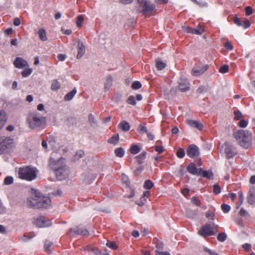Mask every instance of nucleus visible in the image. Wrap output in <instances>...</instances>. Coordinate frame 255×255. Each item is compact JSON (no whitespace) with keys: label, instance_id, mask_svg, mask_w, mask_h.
Instances as JSON below:
<instances>
[{"label":"nucleus","instance_id":"23","mask_svg":"<svg viewBox=\"0 0 255 255\" xmlns=\"http://www.w3.org/2000/svg\"><path fill=\"white\" fill-rule=\"evenodd\" d=\"M113 79L112 76L111 75H109L106 80L105 82V89L106 90H109L113 85Z\"/></svg>","mask_w":255,"mask_h":255},{"label":"nucleus","instance_id":"3","mask_svg":"<svg viewBox=\"0 0 255 255\" xmlns=\"http://www.w3.org/2000/svg\"><path fill=\"white\" fill-rule=\"evenodd\" d=\"M234 137L239 144L245 148L252 145V134L248 130L241 129L235 132Z\"/></svg>","mask_w":255,"mask_h":255},{"label":"nucleus","instance_id":"50","mask_svg":"<svg viewBox=\"0 0 255 255\" xmlns=\"http://www.w3.org/2000/svg\"><path fill=\"white\" fill-rule=\"evenodd\" d=\"M221 192V188L218 184L213 186V193L215 194H219Z\"/></svg>","mask_w":255,"mask_h":255},{"label":"nucleus","instance_id":"7","mask_svg":"<svg viewBox=\"0 0 255 255\" xmlns=\"http://www.w3.org/2000/svg\"><path fill=\"white\" fill-rule=\"evenodd\" d=\"M222 148L224 150L227 159L233 157L238 153L236 148L232 144L227 142H225L222 145Z\"/></svg>","mask_w":255,"mask_h":255},{"label":"nucleus","instance_id":"35","mask_svg":"<svg viewBox=\"0 0 255 255\" xmlns=\"http://www.w3.org/2000/svg\"><path fill=\"white\" fill-rule=\"evenodd\" d=\"M84 155V151H83L82 150H80L76 153V154H75V155L74 156L73 159L74 161L78 160L80 158L82 157Z\"/></svg>","mask_w":255,"mask_h":255},{"label":"nucleus","instance_id":"57","mask_svg":"<svg viewBox=\"0 0 255 255\" xmlns=\"http://www.w3.org/2000/svg\"><path fill=\"white\" fill-rule=\"evenodd\" d=\"M240 215L242 217H246L249 216L248 212L243 208H241L239 212Z\"/></svg>","mask_w":255,"mask_h":255},{"label":"nucleus","instance_id":"48","mask_svg":"<svg viewBox=\"0 0 255 255\" xmlns=\"http://www.w3.org/2000/svg\"><path fill=\"white\" fill-rule=\"evenodd\" d=\"M127 103L131 105H135L136 102L135 98L133 96H130L127 101Z\"/></svg>","mask_w":255,"mask_h":255},{"label":"nucleus","instance_id":"14","mask_svg":"<svg viewBox=\"0 0 255 255\" xmlns=\"http://www.w3.org/2000/svg\"><path fill=\"white\" fill-rule=\"evenodd\" d=\"M13 65L19 69H22L28 66L27 62L21 57L16 58L13 62Z\"/></svg>","mask_w":255,"mask_h":255},{"label":"nucleus","instance_id":"36","mask_svg":"<svg viewBox=\"0 0 255 255\" xmlns=\"http://www.w3.org/2000/svg\"><path fill=\"white\" fill-rule=\"evenodd\" d=\"M153 186V183L150 180H146L144 183L143 187L146 189H150Z\"/></svg>","mask_w":255,"mask_h":255},{"label":"nucleus","instance_id":"51","mask_svg":"<svg viewBox=\"0 0 255 255\" xmlns=\"http://www.w3.org/2000/svg\"><path fill=\"white\" fill-rule=\"evenodd\" d=\"M229 70V66L228 65H224L221 67L219 69L220 72L222 73H225Z\"/></svg>","mask_w":255,"mask_h":255},{"label":"nucleus","instance_id":"6","mask_svg":"<svg viewBox=\"0 0 255 255\" xmlns=\"http://www.w3.org/2000/svg\"><path fill=\"white\" fill-rule=\"evenodd\" d=\"M13 144V140L11 138L5 136L0 137V154L11 148Z\"/></svg>","mask_w":255,"mask_h":255},{"label":"nucleus","instance_id":"30","mask_svg":"<svg viewBox=\"0 0 255 255\" xmlns=\"http://www.w3.org/2000/svg\"><path fill=\"white\" fill-rule=\"evenodd\" d=\"M146 155V152H142L141 154L136 157L137 162L140 164H142L145 158Z\"/></svg>","mask_w":255,"mask_h":255},{"label":"nucleus","instance_id":"8","mask_svg":"<svg viewBox=\"0 0 255 255\" xmlns=\"http://www.w3.org/2000/svg\"><path fill=\"white\" fill-rule=\"evenodd\" d=\"M218 232L217 230H215L210 222H207L201 228L199 234L203 237H207L215 235Z\"/></svg>","mask_w":255,"mask_h":255},{"label":"nucleus","instance_id":"18","mask_svg":"<svg viewBox=\"0 0 255 255\" xmlns=\"http://www.w3.org/2000/svg\"><path fill=\"white\" fill-rule=\"evenodd\" d=\"M199 175L203 177L212 179L213 177V173L210 170H204L202 168H199Z\"/></svg>","mask_w":255,"mask_h":255},{"label":"nucleus","instance_id":"21","mask_svg":"<svg viewBox=\"0 0 255 255\" xmlns=\"http://www.w3.org/2000/svg\"><path fill=\"white\" fill-rule=\"evenodd\" d=\"M7 119L6 113L2 110L0 111V129L4 126Z\"/></svg>","mask_w":255,"mask_h":255},{"label":"nucleus","instance_id":"1","mask_svg":"<svg viewBox=\"0 0 255 255\" xmlns=\"http://www.w3.org/2000/svg\"><path fill=\"white\" fill-rule=\"evenodd\" d=\"M57 153L51 154L49 161V166L54 171L57 179L63 180L68 177L69 174L68 167L64 164L65 159L62 157L56 158Z\"/></svg>","mask_w":255,"mask_h":255},{"label":"nucleus","instance_id":"28","mask_svg":"<svg viewBox=\"0 0 255 255\" xmlns=\"http://www.w3.org/2000/svg\"><path fill=\"white\" fill-rule=\"evenodd\" d=\"M130 152L131 154H135L141 150V148L136 144H132L130 149H129Z\"/></svg>","mask_w":255,"mask_h":255},{"label":"nucleus","instance_id":"20","mask_svg":"<svg viewBox=\"0 0 255 255\" xmlns=\"http://www.w3.org/2000/svg\"><path fill=\"white\" fill-rule=\"evenodd\" d=\"M187 170L190 173L193 175H199V169L196 167L195 164L193 162L188 164L187 167Z\"/></svg>","mask_w":255,"mask_h":255},{"label":"nucleus","instance_id":"55","mask_svg":"<svg viewBox=\"0 0 255 255\" xmlns=\"http://www.w3.org/2000/svg\"><path fill=\"white\" fill-rule=\"evenodd\" d=\"M238 125L240 127L244 128L247 126L248 122L244 120H242L239 122Z\"/></svg>","mask_w":255,"mask_h":255},{"label":"nucleus","instance_id":"12","mask_svg":"<svg viewBox=\"0 0 255 255\" xmlns=\"http://www.w3.org/2000/svg\"><path fill=\"white\" fill-rule=\"evenodd\" d=\"M199 149L195 144L190 145L187 148V154L190 157L193 158L199 155Z\"/></svg>","mask_w":255,"mask_h":255},{"label":"nucleus","instance_id":"45","mask_svg":"<svg viewBox=\"0 0 255 255\" xmlns=\"http://www.w3.org/2000/svg\"><path fill=\"white\" fill-rule=\"evenodd\" d=\"M34 236L32 233H29L27 235H24L21 238V240L23 242H26L28 240L31 239Z\"/></svg>","mask_w":255,"mask_h":255},{"label":"nucleus","instance_id":"33","mask_svg":"<svg viewBox=\"0 0 255 255\" xmlns=\"http://www.w3.org/2000/svg\"><path fill=\"white\" fill-rule=\"evenodd\" d=\"M115 153L117 156L119 157H122L125 154L124 149L122 147L117 148L115 150Z\"/></svg>","mask_w":255,"mask_h":255},{"label":"nucleus","instance_id":"63","mask_svg":"<svg viewBox=\"0 0 255 255\" xmlns=\"http://www.w3.org/2000/svg\"><path fill=\"white\" fill-rule=\"evenodd\" d=\"M66 55L64 54H59L57 56L58 59L60 61H63L65 60Z\"/></svg>","mask_w":255,"mask_h":255},{"label":"nucleus","instance_id":"26","mask_svg":"<svg viewBox=\"0 0 255 255\" xmlns=\"http://www.w3.org/2000/svg\"><path fill=\"white\" fill-rule=\"evenodd\" d=\"M156 67L158 70H161L166 66V64L163 62L160 59H157L155 60Z\"/></svg>","mask_w":255,"mask_h":255},{"label":"nucleus","instance_id":"15","mask_svg":"<svg viewBox=\"0 0 255 255\" xmlns=\"http://www.w3.org/2000/svg\"><path fill=\"white\" fill-rule=\"evenodd\" d=\"M186 123L191 127L196 128L199 130H202L204 126L199 121H194L192 120H187Z\"/></svg>","mask_w":255,"mask_h":255},{"label":"nucleus","instance_id":"17","mask_svg":"<svg viewBox=\"0 0 255 255\" xmlns=\"http://www.w3.org/2000/svg\"><path fill=\"white\" fill-rule=\"evenodd\" d=\"M208 68V65H205L202 67L199 66L195 67L192 69V74L196 76L201 75L203 74Z\"/></svg>","mask_w":255,"mask_h":255},{"label":"nucleus","instance_id":"24","mask_svg":"<svg viewBox=\"0 0 255 255\" xmlns=\"http://www.w3.org/2000/svg\"><path fill=\"white\" fill-rule=\"evenodd\" d=\"M77 92V89L74 88L70 92L67 94L64 97V100L65 101L71 100Z\"/></svg>","mask_w":255,"mask_h":255},{"label":"nucleus","instance_id":"47","mask_svg":"<svg viewBox=\"0 0 255 255\" xmlns=\"http://www.w3.org/2000/svg\"><path fill=\"white\" fill-rule=\"evenodd\" d=\"M88 120H89V123H91L92 126L93 125L97 124V121H96L94 116L92 114H90L89 115Z\"/></svg>","mask_w":255,"mask_h":255},{"label":"nucleus","instance_id":"58","mask_svg":"<svg viewBox=\"0 0 255 255\" xmlns=\"http://www.w3.org/2000/svg\"><path fill=\"white\" fill-rule=\"evenodd\" d=\"M245 10H246V14L247 15H251V14H252L253 11V9L252 7L250 6H247L245 8Z\"/></svg>","mask_w":255,"mask_h":255},{"label":"nucleus","instance_id":"49","mask_svg":"<svg viewBox=\"0 0 255 255\" xmlns=\"http://www.w3.org/2000/svg\"><path fill=\"white\" fill-rule=\"evenodd\" d=\"M84 20V16L82 15H80L77 17V26L80 27L82 26V23Z\"/></svg>","mask_w":255,"mask_h":255},{"label":"nucleus","instance_id":"32","mask_svg":"<svg viewBox=\"0 0 255 255\" xmlns=\"http://www.w3.org/2000/svg\"><path fill=\"white\" fill-rule=\"evenodd\" d=\"M210 90L209 87L208 86H201L197 90V93L198 94H203L208 92Z\"/></svg>","mask_w":255,"mask_h":255},{"label":"nucleus","instance_id":"43","mask_svg":"<svg viewBox=\"0 0 255 255\" xmlns=\"http://www.w3.org/2000/svg\"><path fill=\"white\" fill-rule=\"evenodd\" d=\"M32 72V69L28 68L22 71L21 75L23 77H26L29 76L31 74Z\"/></svg>","mask_w":255,"mask_h":255},{"label":"nucleus","instance_id":"64","mask_svg":"<svg viewBox=\"0 0 255 255\" xmlns=\"http://www.w3.org/2000/svg\"><path fill=\"white\" fill-rule=\"evenodd\" d=\"M225 48L228 50H231L233 47L231 42L228 41L225 44Z\"/></svg>","mask_w":255,"mask_h":255},{"label":"nucleus","instance_id":"41","mask_svg":"<svg viewBox=\"0 0 255 255\" xmlns=\"http://www.w3.org/2000/svg\"><path fill=\"white\" fill-rule=\"evenodd\" d=\"M221 209L224 213H227L230 211L231 207L229 205L223 203L221 205Z\"/></svg>","mask_w":255,"mask_h":255},{"label":"nucleus","instance_id":"53","mask_svg":"<svg viewBox=\"0 0 255 255\" xmlns=\"http://www.w3.org/2000/svg\"><path fill=\"white\" fill-rule=\"evenodd\" d=\"M235 118L236 120H240L242 117V114L240 111L234 112Z\"/></svg>","mask_w":255,"mask_h":255},{"label":"nucleus","instance_id":"2","mask_svg":"<svg viewBox=\"0 0 255 255\" xmlns=\"http://www.w3.org/2000/svg\"><path fill=\"white\" fill-rule=\"evenodd\" d=\"M28 206L36 209H47L51 206V200L49 197L43 196L39 192L36 191L33 197L28 199Z\"/></svg>","mask_w":255,"mask_h":255},{"label":"nucleus","instance_id":"39","mask_svg":"<svg viewBox=\"0 0 255 255\" xmlns=\"http://www.w3.org/2000/svg\"><path fill=\"white\" fill-rule=\"evenodd\" d=\"M227 235L225 233H221L218 234L217 236V239L219 241L223 242L227 239Z\"/></svg>","mask_w":255,"mask_h":255},{"label":"nucleus","instance_id":"34","mask_svg":"<svg viewBox=\"0 0 255 255\" xmlns=\"http://www.w3.org/2000/svg\"><path fill=\"white\" fill-rule=\"evenodd\" d=\"M137 130L140 134H144V133H146L148 131V130H147L146 127L142 126V125H139L138 126Z\"/></svg>","mask_w":255,"mask_h":255},{"label":"nucleus","instance_id":"42","mask_svg":"<svg viewBox=\"0 0 255 255\" xmlns=\"http://www.w3.org/2000/svg\"><path fill=\"white\" fill-rule=\"evenodd\" d=\"M141 87V84L140 82L136 81H134L131 85V88L133 90H137Z\"/></svg>","mask_w":255,"mask_h":255},{"label":"nucleus","instance_id":"5","mask_svg":"<svg viewBox=\"0 0 255 255\" xmlns=\"http://www.w3.org/2000/svg\"><path fill=\"white\" fill-rule=\"evenodd\" d=\"M27 121L30 128L34 129L42 125L44 122V119L37 114L32 113L28 115Z\"/></svg>","mask_w":255,"mask_h":255},{"label":"nucleus","instance_id":"38","mask_svg":"<svg viewBox=\"0 0 255 255\" xmlns=\"http://www.w3.org/2000/svg\"><path fill=\"white\" fill-rule=\"evenodd\" d=\"M13 182V178L12 176H6L4 180L3 184L6 185H9L12 184Z\"/></svg>","mask_w":255,"mask_h":255},{"label":"nucleus","instance_id":"44","mask_svg":"<svg viewBox=\"0 0 255 255\" xmlns=\"http://www.w3.org/2000/svg\"><path fill=\"white\" fill-rule=\"evenodd\" d=\"M238 195L239 197V205L237 206V208H238L239 206L243 204L244 200V197L243 193L242 191L238 192Z\"/></svg>","mask_w":255,"mask_h":255},{"label":"nucleus","instance_id":"61","mask_svg":"<svg viewBox=\"0 0 255 255\" xmlns=\"http://www.w3.org/2000/svg\"><path fill=\"white\" fill-rule=\"evenodd\" d=\"M234 22L238 26H241L243 25L242 21L240 20L238 17H235L234 18Z\"/></svg>","mask_w":255,"mask_h":255},{"label":"nucleus","instance_id":"9","mask_svg":"<svg viewBox=\"0 0 255 255\" xmlns=\"http://www.w3.org/2000/svg\"><path fill=\"white\" fill-rule=\"evenodd\" d=\"M67 234L70 237H73L75 235H82L84 237H87L89 235V232L88 230L84 227L78 226L69 229Z\"/></svg>","mask_w":255,"mask_h":255},{"label":"nucleus","instance_id":"27","mask_svg":"<svg viewBox=\"0 0 255 255\" xmlns=\"http://www.w3.org/2000/svg\"><path fill=\"white\" fill-rule=\"evenodd\" d=\"M119 140V135L118 133L115 134L109 139L108 142L111 144H116Z\"/></svg>","mask_w":255,"mask_h":255},{"label":"nucleus","instance_id":"4","mask_svg":"<svg viewBox=\"0 0 255 255\" xmlns=\"http://www.w3.org/2000/svg\"><path fill=\"white\" fill-rule=\"evenodd\" d=\"M36 168L27 166L20 168L18 173L20 178L30 181L36 179Z\"/></svg>","mask_w":255,"mask_h":255},{"label":"nucleus","instance_id":"10","mask_svg":"<svg viewBox=\"0 0 255 255\" xmlns=\"http://www.w3.org/2000/svg\"><path fill=\"white\" fill-rule=\"evenodd\" d=\"M139 6L142 8L140 12L145 15L148 12L152 11L155 8V5L147 1L146 0H138Z\"/></svg>","mask_w":255,"mask_h":255},{"label":"nucleus","instance_id":"31","mask_svg":"<svg viewBox=\"0 0 255 255\" xmlns=\"http://www.w3.org/2000/svg\"><path fill=\"white\" fill-rule=\"evenodd\" d=\"M60 84L57 80H54L52 81L51 89L52 91H57L60 88Z\"/></svg>","mask_w":255,"mask_h":255},{"label":"nucleus","instance_id":"62","mask_svg":"<svg viewBox=\"0 0 255 255\" xmlns=\"http://www.w3.org/2000/svg\"><path fill=\"white\" fill-rule=\"evenodd\" d=\"M155 150L159 153H162L164 150V147L162 146H155Z\"/></svg>","mask_w":255,"mask_h":255},{"label":"nucleus","instance_id":"29","mask_svg":"<svg viewBox=\"0 0 255 255\" xmlns=\"http://www.w3.org/2000/svg\"><path fill=\"white\" fill-rule=\"evenodd\" d=\"M38 34L39 38L42 41L47 40V36H46V31L44 29L40 28L38 32Z\"/></svg>","mask_w":255,"mask_h":255},{"label":"nucleus","instance_id":"40","mask_svg":"<svg viewBox=\"0 0 255 255\" xmlns=\"http://www.w3.org/2000/svg\"><path fill=\"white\" fill-rule=\"evenodd\" d=\"M106 246L113 250H116L118 248L117 245L115 242L108 241L106 244Z\"/></svg>","mask_w":255,"mask_h":255},{"label":"nucleus","instance_id":"22","mask_svg":"<svg viewBox=\"0 0 255 255\" xmlns=\"http://www.w3.org/2000/svg\"><path fill=\"white\" fill-rule=\"evenodd\" d=\"M119 128L122 129L124 131H128L130 129V125L126 121H122L118 125Z\"/></svg>","mask_w":255,"mask_h":255},{"label":"nucleus","instance_id":"52","mask_svg":"<svg viewBox=\"0 0 255 255\" xmlns=\"http://www.w3.org/2000/svg\"><path fill=\"white\" fill-rule=\"evenodd\" d=\"M205 252H207L210 255H219L217 252L212 251L206 247L204 248Z\"/></svg>","mask_w":255,"mask_h":255},{"label":"nucleus","instance_id":"19","mask_svg":"<svg viewBox=\"0 0 255 255\" xmlns=\"http://www.w3.org/2000/svg\"><path fill=\"white\" fill-rule=\"evenodd\" d=\"M248 202L251 205L255 203V188L254 187L251 188L249 191Z\"/></svg>","mask_w":255,"mask_h":255},{"label":"nucleus","instance_id":"11","mask_svg":"<svg viewBox=\"0 0 255 255\" xmlns=\"http://www.w3.org/2000/svg\"><path fill=\"white\" fill-rule=\"evenodd\" d=\"M34 223L39 228L48 227L51 225V221L46 220L45 218L43 216L38 218L35 220Z\"/></svg>","mask_w":255,"mask_h":255},{"label":"nucleus","instance_id":"25","mask_svg":"<svg viewBox=\"0 0 255 255\" xmlns=\"http://www.w3.org/2000/svg\"><path fill=\"white\" fill-rule=\"evenodd\" d=\"M204 28L201 26H197L195 28H192V29L190 31V33L197 35H201L204 32Z\"/></svg>","mask_w":255,"mask_h":255},{"label":"nucleus","instance_id":"46","mask_svg":"<svg viewBox=\"0 0 255 255\" xmlns=\"http://www.w3.org/2000/svg\"><path fill=\"white\" fill-rule=\"evenodd\" d=\"M176 155L178 158H183L185 156L184 150L183 148H179L177 151Z\"/></svg>","mask_w":255,"mask_h":255},{"label":"nucleus","instance_id":"16","mask_svg":"<svg viewBox=\"0 0 255 255\" xmlns=\"http://www.w3.org/2000/svg\"><path fill=\"white\" fill-rule=\"evenodd\" d=\"M78 54L77 58L80 59L85 53V47L83 43L79 40L77 42Z\"/></svg>","mask_w":255,"mask_h":255},{"label":"nucleus","instance_id":"54","mask_svg":"<svg viewBox=\"0 0 255 255\" xmlns=\"http://www.w3.org/2000/svg\"><path fill=\"white\" fill-rule=\"evenodd\" d=\"M191 201L194 204L197 206H200L201 204L200 201L195 196L192 197V198L191 199Z\"/></svg>","mask_w":255,"mask_h":255},{"label":"nucleus","instance_id":"37","mask_svg":"<svg viewBox=\"0 0 255 255\" xmlns=\"http://www.w3.org/2000/svg\"><path fill=\"white\" fill-rule=\"evenodd\" d=\"M197 214V211L196 210H191L188 209L186 211V215L189 217L193 218Z\"/></svg>","mask_w":255,"mask_h":255},{"label":"nucleus","instance_id":"13","mask_svg":"<svg viewBox=\"0 0 255 255\" xmlns=\"http://www.w3.org/2000/svg\"><path fill=\"white\" fill-rule=\"evenodd\" d=\"M179 89L182 92H186L190 89V83L184 78H181L179 81Z\"/></svg>","mask_w":255,"mask_h":255},{"label":"nucleus","instance_id":"60","mask_svg":"<svg viewBox=\"0 0 255 255\" xmlns=\"http://www.w3.org/2000/svg\"><path fill=\"white\" fill-rule=\"evenodd\" d=\"M205 216L207 218L210 219L211 220H214L215 214L213 212L207 211V212H206Z\"/></svg>","mask_w":255,"mask_h":255},{"label":"nucleus","instance_id":"59","mask_svg":"<svg viewBox=\"0 0 255 255\" xmlns=\"http://www.w3.org/2000/svg\"><path fill=\"white\" fill-rule=\"evenodd\" d=\"M242 22L243 25L242 26H243L244 28H248L251 25V23L248 19L245 20L244 21H242Z\"/></svg>","mask_w":255,"mask_h":255},{"label":"nucleus","instance_id":"56","mask_svg":"<svg viewBox=\"0 0 255 255\" xmlns=\"http://www.w3.org/2000/svg\"><path fill=\"white\" fill-rule=\"evenodd\" d=\"M53 245V243L49 241H46L44 243V249L45 251H48L49 248Z\"/></svg>","mask_w":255,"mask_h":255}]
</instances>
